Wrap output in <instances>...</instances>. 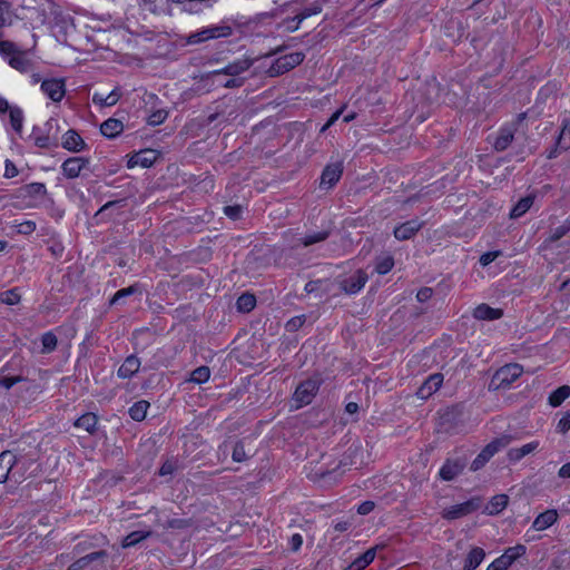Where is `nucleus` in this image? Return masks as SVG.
I'll list each match as a JSON object with an SVG mask.
<instances>
[{
	"mask_svg": "<svg viewBox=\"0 0 570 570\" xmlns=\"http://www.w3.org/2000/svg\"><path fill=\"white\" fill-rule=\"evenodd\" d=\"M252 66V61L247 58L237 59L228 63L220 70H214L208 73V78L213 83L223 86L225 88H235L243 85V79L239 77L243 72L247 71Z\"/></svg>",
	"mask_w": 570,
	"mask_h": 570,
	"instance_id": "1",
	"label": "nucleus"
},
{
	"mask_svg": "<svg viewBox=\"0 0 570 570\" xmlns=\"http://www.w3.org/2000/svg\"><path fill=\"white\" fill-rule=\"evenodd\" d=\"M24 460L18 458L11 451L0 453V483L11 478L14 482H20L24 478Z\"/></svg>",
	"mask_w": 570,
	"mask_h": 570,
	"instance_id": "2",
	"label": "nucleus"
},
{
	"mask_svg": "<svg viewBox=\"0 0 570 570\" xmlns=\"http://www.w3.org/2000/svg\"><path fill=\"white\" fill-rule=\"evenodd\" d=\"M0 53L4 57L8 63L18 71L26 72L32 66L29 52L19 49L13 42L1 41Z\"/></svg>",
	"mask_w": 570,
	"mask_h": 570,
	"instance_id": "3",
	"label": "nucleus"
},
{
	"mask_svg": "<svg viewBox=\"0 0 570 570\" xmlns=\"http://www.w3.org/2000/svg\"><path fill=\"white\" fill-rule=\"evenodd\" d=\"M233 26L226 21L204 27L187 37L188 45H198L208 40L227 38L233 35Z\"/></svg>",
	"mask_w": 570,
	"mask_h": 570,
	"instance_id": "4",
	"label": "nucleus"
},
{
	"mask_svg": "<svg viewBox=\"0 0 570 570\" xmlns=\"http://www.w3.org/2000/svg\"><path fill=\"white\" fill-rule=\"evenodd\" d=\"M522 367L519 364H507L499 368L491 379V390H505L521 376Z\"/></svg>",
	"mask_w": 570,
	"mask_h": 570,
	"instance_id": "5",
	"label": "nucleus"
},
{
	"mask_svg": "<svg viewBox=\"0 0 570 570\" xmlns=\"http://www.w3.org/2000/svg\"><path fill=\"white\" fill-rule=\"evenodd\" d=\"M305 56L303 52L296 51L278 57L267 69L271 77L279 76L301 65Z\"/></svg>",
	"mask_w": 570,
	"mask_h": 570,
	"instance_id": "6",
	"label": "nucleus"
},
{
	"mask_svg": "<svg viewBox=\"0 0 570 570\" xmlns=\"http://www.w3.org/2000/svg\"><path fill=\"white\" fill-rule=\"evenodd\" d=\"M510 436H501L490 442L471 463V470H480L497 452L509 445Z\"/></svg>",
	"mask_w": 570,
	"mask_h": 570,
	"instance_id": "7",
	"label": "nucleus"
},
{
	"mask_svg": "<svg viewBox=\"0 0 570 570\" xmlns=\"http://www.w3.org/2000/svg\"><path fill=\"white\" fill-rule=\"evenodd\" d=\"M318 390V383L315 380L302 382L295 390L293 402L296 409L309 404Z\"/></svg>",
	"mask_w": 570,
	"mask_h": 570,
	"instance_id": "8",
	"label": "nucleus"
},
{
	"mask_svg": "<svg viewBox=\"0 0 570 570\" xmlns=\"http://www.w3.org/2000/svg\"><path fill=\"white\" fill-rule=\"evenodd\" d=\"M524 553L525 547L522 544L508 548L503 554H501L488 566L487 570H507L517 559L522 557Z\"/></svg>",
	"mask_w": 570,
	"mask_h": 570,
	"instance_id": "9",
	"label": "nucleus"
},
{
	"mask_svg": "<svg viewBox=\"0 0 570 570\" xmlns=\"http://www.w3.org/2000/svg\"><path fill=\"white\" fill-rule=\"evenodd\" d=\"M41 91L53 102H60L66 95V83L62 78H50L41 81Z\"/></svg>",
	"mask_w": 570,
	"mask_h": 570,
	"instance_id": "10",
	"label": "nucleus"
},
{
	"mask_svg": "<svg viewBox=\"0 0 570 570\" xmlns=\"http://www.w3.org/2000/svg\"><path fill=\"white\" fill-rule=\"evenodd\" d=\"M367 279V274L362 269H357L348 277L342 279L340 282V286L344 293L353 295L358 293L365 286Z\"/></svg>",
	"mask_w": 570,
	"mask_h": 570,
	"instance_id": "11",
	"label": "nucleus"
},
{
	"mask_svg": "<svg viewBox=\"0 0 570 570\" xmlns=\"http://www.w3.org/2000/svg\"><path fill=\"white\" fill-rule=\"evenodd\" d=\"M158 154L154 149L140 150L127 159V167L129 169L135 167L148 168L157 160Z\"/></svg>",
	"mask_w": 570,
	"mask_h": 570,
	"instance_id": "12",
	"label": "nucleus"
},
{
	"mask_svg": "<svg viewBox=\"0 0 570 570\" xmlns=\"http://www.w3.org/2000/svg\"><path fill=\"white\" fill-rule=\"evenodd\" d=\"M479 508L478 500H469L463 503L454 504L450 508L443 510L442 515L448 520L459 519L471 512L475 511Z\"/></svg>",
	"mask_w": 570,
	"mask_h": 570,
	"instance_id": "13",
	"label": "nucleus"
},
{
	"mask_svg": "<svg viewBox=\"0 0 570 570\" xmlns=\"http://www.w3.org/2000/svg\"><path fill=\"white\" fill-rule=\"evenodd\" d=\"M89 160L83 157H70L61 165V170L68 179H73L80 176L81 171L87 168Z\"/></svg>",
	"mask_w": 570,
	"mask_h": 570,
	"instance_id": "14",
	"label": "nucleus"
},
{
	"mask_svg": "<svg viewBox=\"0 0 570 570\" xmlns=\"http://www.w3.org/2000/svg\"><path fill=\"white\" fill-rule=\"evenodd\" d=\"M343 173V166L341 163L330 164L327 165L321 176V188H331L333 187L341 178Z\"/></svg>",
	"mask_w": 570,
	"mask_h": 570,
	"instance_id": "15",
	"label": "nucleus"
},
{
	"mask_svg": "<svg viewBox=\"0 0 570 570\" xmlns=\"http://www.w3.org/2000/svg\"><path fill=\"white\" fill-rule=\"evenodd\" d=\"M443 383V375L435 373L430 375L425 382L417 390V396L420 399H428L435 393Z\"/></svg>",
	"mask_w": 570,
	"mask_h": 570,
	"instance_id": "16",
	"label": "nucleus"
},
{
	"mask_svg": "<svg viewBox=\"0 0 570 570\" xmlns=\"http://www.w3.org/2000/svg\"><path fill=\"white\" fill-rule=\"evenodd\" d=\"M559 519L557 510L549 509L540 513L532 522L531 529L543 531L553 525Z\"/></svg>",
	"mask_w": 570,
	"mask_h": 570,
	"instance_id": "17",
	"label": "nucleus"
},
{
	"mask_svg": "<svg viewBox=\"0 0 570 570\" xmlns=\"http://www.w3.org/2000/svg\"><path fill=\"white\" fill-rule=\"evenodd\" d=\"M61 145L65 149L72 153H79L83 150L86 147V144L81 136L77 131L71 129L63 134Z\"/></svg>",
	"mask_w": 570,
	"mask_h": 570,
	"instance_id": "18",
	"label": "nucleus"
},
{
	"mask_svg": "<svg viewBox=\"0 0 570 570\" xmlns=\"http://www.w3.org/2000/svg\"><path fill=\"white\" fill-rule=\"evenodd\" d=\"M421 227V222L417 219H412L396 226L393 233L396 239L406 240L413 237Z\"/></svg>",
	"mask_w": 570,
	"mask_h": 570,
	"instance_id": "19",
	"label": "nucleus"
},
{
	"mask_svg": "<svg viewBox=\"0 0 570 570\" xmlns=\"http://www.w3.org/2000/svg\"><path fill=\"white\" fill-rule=\"evenodd\" d=\"M503 312L500 308H493L487 304L478 305L473 311V316L481 321H494L502 317Z\"/></svg>",
	"mask_w": 570,
	"mask_h": 570,
	"instance_id": "20",
	"label": "nucleus"
},
{
	"mask_svg": "<svg viewBox=\"0 0 570 570\" xmlns=\"http://www.w3.org/2000/svg\"><path fill=\"white\" fill-rule=\"evenodd\" d=\"M539 441H532L520 448H512L508 451V459L511 462H518L525 455L533 453L539 448Z\"/></svg>",
	"mask_w": 570,
	"mask_h": 570,
	"instance_id": "21",
	"label": "nucleus"
},
{
	"mask_svg": "<svg viewBox=\"0 0 570 570\" xmlns=\"http://www.w3.org/2000/svg\"><path fill=\"white\" fill-rule=\"evenodd\" d=\"M380 547H373L366 550L362 556L356 558L346 570H363L365 567H367L376 556V551Z\"/></svg>",
	"mask_w": 570,
	"mask_h": 570,
	"instance_id": "22",
	"label": "nucleus"
},
{
	"mask_svg": "<svg viewBox=\"0 0 570 570\" xmlns=\"http://www.w3.org/2000/svg\"><path fill=\"white\" fill-rule=\"evenodd\" d=\"M140 361L136 356H128L118 368V375L122 379H129L139 371Z\"/></svg>",
	"mask_w": 570,
	"mask_h": 570,
	"instance_id": "23",
	"label": "nucleus"
},
{
	"mask_svg": "<svg viewBox=\"0 0 570 570\" xmlns=\"http://www.w3.org/2000/svg\"><path fill=\"white\" fill-rule=\"evenodd\" d=\"M463 470V464L459 461H446L440 469V476L445 481L453 480Z\"/></svg>",
	"mask_w": 570,
	"mask_h": 570,
	"instance_id": "24",
	"label": "nucleus"
},
{
	"mask_svg": "<svg viewBox=\"0 0 570 570\" xmlns=\"http://www.w3.org/2000/svg\"><path fill=\"white\" fill-rule=\"evenodd\" d=\"M120 98V92L117 89H114L108 95H105L102 92H95L92 95V102L95 105H99L102 107H110L118 102Z\"/></svg>",
	"mask_w": 570,
	"mask_h": 570,
	"instance_id": "25",
	"label": "nucleus"
},
{
	"mask_svg": "<svg viewBox=\"0 0 570 570\" xmlns=\"http://www.w3.org/2000/svg\"><path fill=\"white\" fill-rule=\"evenodd\" d=\"M122 130H124L122 122L115 118L107 119L100 126L101 134L108 138H114V137L118 136Z\"/></svg>",
	"mask_w": 570,
	"mask_h": 570,
	"instance_id": "26",
	"label": "nucleus"
},
{
	"mask_svg": "<svg viewBox=\"0 0 570 570\" xmlns=\"http://www.w3.org/2000/svg\"><path fill=\"white\" fill-rule=\"evenodd\" d=\"M485 557L484 550L481 548H473L469 552L465 563H464V570H474L476 567L481 564Z\"/></svg>",
	"mask_w": 570,
	"mask_h": 570,
	"instance_id": "27",
	"label": "nucleus"
},
{
	"mask_svg": "<svg viewBox=\"0 0 570 570\" xmlns=\"http://www.w3.org/2000/svg\"><path fill=\"white\" fill-rule=\"evenodd\" d=\"M509 502V498L505 494L494 495L491 501L487 504L485 511L493 515L500 513L503 509H505Z\"/></svg>",
	"mask_w": 570,
	"mask_h": 570,
	"instance_id": "28",
	"label": "nucleus"
},
{
	"mask_svg": "<svg viewBox=\"0 0 570 570\" xmlns=\"http://www.w3.org/2000/svg\"><path fill=\"white\" fill-rule=\"evenodd\" d=\"M97 416L94 413H86L75 421V426L92 433L97 425Z\"/></svg>",
	"mask_w": 570,
	"mask_h": 570,
	"instance_id": "29",
	"label": "nucleus"
},
{
	"mask_svg": "<svg viewBox=\"0 0 570 570\" xmlns=\"http://www.w3.org/2000/svg\"><path fill=\"white\" fill-rule=\"evenodd\" d=\"M513 132L509 128H503L499 131L494 139L493 146L497 150H504L512 141Z\"/></svg>",
	"mask_w": 570,
	"mask_h": 570,
	"instance_id": "30",
	"label": "nucleus"
},
{
	"mask_svg": "<svg viewBox=\"0 0 570 570\" xmlns=\"http://www.w3.org/2000/svg\"><path fill=\"white\" fill-rule=\"evenodd\" d=\"M570 396V386L562 385L553 391L549 396V403L551 406H559L564 400Z\"/></svg>",
	"mask_w": 570,
	"mask_h": 570,
	"instance_id": "31",
	"label": "nucleus"
},
{
	"mask_svg": "<svg viewBox=\"0 0 570 570\" xmlns=\"http://www.w3.org/2000/svg\"><path fill=\"white\" fill-rule=\"evenodd\" d=\"M149 407V403L147 401H138L129 409V415L135 421H142Z\"/></svg>",
	"mask_w": 570,
	"mask_h": 570,
	"instance_id": "32",
	"label": "nucleus"
},
{
	"mask_svg": "<svg viewBox=\"0 0 570 570\" xmlns=\"http://www.w3.org/2000/svg\"><path fill=\"white\" fill-rule=\"evenodd\" d=\"M533 198L531 196H527L518 202V204L511 209L510 217L519 218L524 215L532 206Z\"/></svg>",
	"mask_w": 570,
	"mask_h": 570,
	"instance_id": "33",
	"label": "nucleus"
},
{
	"mask_svg": "<svg viewBox=\"0 0 570 570\" xmlns=\"http://www.w3.org/2000/svg\"><path fill=\"white\" fill-rule=\"evenodd\" d=\"M149 534H150L149 530L132 531L127 537H125V539L122 540V547L124 548L132 547V546L137 544L138 542H140L141 540L149 537Z\"/></svg>",
	"mask_w": 570,
	"mask_h": 570,
	"instance_id": "34",
	"label": "nucleus"
},
{
	"mask_svg": "<svg viewBox=\"0 0 570 570\" xmlns=\"http://www.w3.org/2000/svg\"><path fill=\"white\" fill-rule=\"evenodd\" d=\"M8 109H9V118H10L11 127L17 132H20L22 129V124H23L22 110L18 107H10Z\"/></svg>",
	"mask_w": 570,
	"mask_h": 570,
	"instance_id": "35",
	"label": "nucleus"
},
{
	"mask_svg": "<svg viewBox=\"0 0 570 570\" xmlns=\"http://www.w3.org/2000/svg\"><path fill=\"white\" fill-rule=\"evenodd\" d=\"M394 266V259L390 255H384L377 258L375 264V272L380 275L389 273Z\"/></svg>",
	"mask_w": 570,
	"mask_h": 570,
	"instance_id": "36",
	"label": "nucleus"
},
{
	"mask_svg": "<svg viewBox=\"0 0 570 570\" xmlns=\"http://www.w3.org/2000/svg\"><path fill=\"white\" fill-rule=\"evenodd\" d=\"M557 146L562 150H567L570 148V119L563 122Z\"/></svg>",
	"mask_w": 570,
	"mask_h": 570,
	"instance_id": "37",
	"label": "nucleus"
},
{
	"mask_svg": "<svg viewBox=\"0 0 570 570\" xmlns=\"http://www.w3.org/2000/svg\"><path fill=\"white\" fill-rule=\"evenodd\" d=\"M255 304H256V299H255V296L252 294H243L242 296L238 297L237 303H236L237 308L240 312L252 311L255 307Z\"/></svg>",
	"mask_w": 570,
	"mask_h": 570,
	"instance_id": "38",
	"label": "nucleus"
},
{
	"mask_svg": "<svg viewBox=\"0 0 570 570\" xmlns=\"http://www.w3.org/2000/svg\"><path fill=\"white\" fill-rule=\"evenodd\" d=\"M13 21V14L8 2L0 0V27L9 26Z\"/></svg>",
	"mask_w": 570,
	"mask_h": 570,
	"instance_id": "39",
	"label": "nucleus"
},
{
	"mask_svg": "<svg viewBox=\"0 0 570 570\" xmlns=\"http://www.w3.org/2000/svg\"><path fill=\"white\" fill-rule=\"evenodd\" d=\"M210 377V371L207 366H200L194 370L190 374V382L200 384L205 383Z\"/></svg>",
	"mask_w": 570,
	"mask_h": 570,
	"instance_id": "40",
	"label": "nucleus"
},
{
	"mask_svg": "<svg viewBox=\"0 0 570 570\" xmlns=\"http://www.w3.org/2000/svg\"><path fill=\"white\" fill-rule=\"evenodd\" d=\"M20 298L21 296L16 288L2 292L0 294V302L7 305L18 304L20 302Z\"/></svg>",
	"mask_w": 570,
	"mask_h": 570,
	"instance_id": "41",
	"label": "nucleus"
},
{
	"mask_svg": "<svg viewBox=\"0 0 570 570\" xmlns=\"http://www.w3.org/2000/svg\"><path fill=\"white\" fill-rule=\"evenodd\" d=\"M307 293H318L330 291V283L327 281L317 279L308 282L305 286Z\"/></svg>",
	"mask_w": 570,
	"mask_h": 570,
	"instance_id": "42",
	"label": "nucleus"
},
{
	"mask_svg": "<svg viewBox=\"0 0 570 570\" xmlns=\"http://www.w3.org/2000/svg\"><path fill=\"white\" fill-rule=\"evenodd\" d=\"M41 343H42V352L49 353L56 348L57 337L55 334H52L50 332L46 333L42 335Z\"/></svg>",
	"mask_w": 570,
	"mask_h": 570,
	"instance_id": "43",
	"label": "nucleus"
},
{
	"mask_svg": "<svg viewBox=\"0 0 570 570\" xmlns=\"http://www.w3.org/2000/svg\"><path fill=\"white\" fill-rule=\"evenodd\" d=\"M167 116H168V114L166 110H164V109L156 110L148 117V124L151 126L160 125L167 119Z\"/></svg>",
	"mask_w": 570,
	"mask_h": 570,
	"instance_id": "44",
	"label": "nucleus"
},
{
	"mask_svg": "<svg viewBox=\"0 0 570 570\" xmlns=\"http://www.w3.org/2000/svg\"><path fill=\"white\" fill-rule=\"evenodd\" d=\"M326 237H327V233H325V232L314 233L312 235H307L306 237H304L303 245L309 246L312 244H315V243L326 239Z\"/></svg>",
	"mask_w": 570,
	"mask_h": 570,
	"instance_id": "45",
	"label": "nucleus"
},
{
	"mask_svg": "<svg viewBox=\"0 0 570 570\" xmlns=\"http://www.w3.org/2000/svg\"><path fill=\"white\" fill-rule=\"evenodd\" d=\"M19 234L29 235L35 232L36 223L32 220H26L16 225Z\"/></svg>",
	"mask_w": 570,
	"mask_h": 570,
	"instance_id": "46",
	"label": "nucleus"
},
{
	"mask_svg": "<svg viewBox=\"0 0 570 570\" xmlns=\"http://www.w3.org/2000/svg\"><path fill=\"white\" fill-rule=\"evenodd\" d=\"M570 430V412H566L557 424V431L566 434Z\"/></svg>",
	"mask_w": 570,
	"mask_h": 570,
	"instance_id": "47",
	"label": "nucleus"
},
{
	"mask_svg": "<svg viewBox=\"0 0 570 570\" xmlns=\"http://www.w3.org/2000/svg\"><path fill=\"white\" fill-rule=\"evenodd\" d=\"M247 454L245 452L244 445L242 443H237L233 449V460L235 462H243L246 460Z\"/></svg>",
	"mask_w": 570,
	"mask_h": 570,
	"instance_id": "48",
	"label": "nucleus"
},
{
	"mask_svg": "<svg viewBox=\"0 0 570 570\" xmlns=\"http://www.w3.org/2000/svg\"><path fill=\"white\" fill-rule=\"evenodd\" d=\"M243 208L239 205L224 207V213L232 219H238L242 215Z\"/></svg>",
	"mask_w": 570,
	"mask_h": 570,
	"instance_id": "49",
	"label": "nucleus"
},
{
	"mask_svg": "<svg viewBox=\"0 0 570 570\" xmlns=\"http://www.w3.org/2000/svg\"><path fill=\"white\" fill-rule=\"evenodd\" d=\"M500 252L499 250H494V252H487L484 253L483 255H481L480 257V264L482 266H488L489 264H491L497 257L500 256Z\"/></svg>",
	"mask_w": 570,
	"mask_h": 570,
	"instance_id": "50",
	"label": "nucleus"
},
{
	"mask_svg": "<svg viewBox=\"0 0 570 570\" xmlns=\"http://www.w3.org/2000/svg\"><path fill=\"white\" fill-rule=\"evenodd\" d=\"M292 551L297 552L303 544V537L299 533H295L288 541Z\"/></svg>",
	"mask_w": 570,
	"mask_h": 570,
	"instance_id": "51",
	"label": "nucleus"
},
{
	"mask_svg": "<svg viewBox=\"0 0 570 570\" xmlns=\"http://www.w3.org/2000/svg\"><path fill=\"white\" fill-rule=\"evenodd\" d=\"M136 291V288L134 286H129L127 288H122V289H119L112 297L111 299V304H115L117 303L119 299H121L122 297H126L128 295H131L134 294Z\"/></svg>",
	"mask_w": 570,
	"mask_h": 570,
	"instance_id": "52",
	"label": "nucleus"
},
{
	"mask_svg": "<svg viewBox=\"0 0 570 570\" xmlns=\"http://www.w3.org/2000/svg\"><path fill=\"white\" fill-rule=\"evenodd\" d=\"M374 507L375 504L373 501H364L357 507V513L361 515H366L374 510Z\"/></svg>",
	"mask_w": 570,
	"mask_h": 570,
	"instance_id": "53",
	"label": "nucleus"
},
{
	"mask_svg": "<svg viewBox=\"0 0 570 570\" xmlns=\"http://www.w3.org/2000/svg\"><path fill=\"white\" fill-rule=\"evenodd\" d=\"M20 376H12V377H1L0 379V387H3L6 390L11 389L16 383L20 381Z\"/></svg>",
	"mask_w": 570,
	"mask_h": 570,
	"instance_id": "54",
	"label": "nucleus"
},
{
	"mask_svg": "<svg viewBox=\"0 0 570 570\" xmlns=\"http://www.w3.org/2000/svg\"><path fill=\"white\" fill-rule=\"evenodd\" d=\"M432 297V289L429 287L421 288L417 294L416 298L420 302H426Z\"/></svg>",
	"mask_w": 570,
	"mask_h": 570,
	"instance_id": "55",
	"label": "nucleus"
},
{
	"mask_svg": "<svg viewBox=\"0 0 570 570\" xmlns=\"http://www.w3.org/2000/svg\"><path fill=\"white\" fill-rule=\"evenodd\" d=\"M17 174H18V170H17L16 166L13 165V163H11L10 160H7V161H6V171H4V176H6L7 178H12V177H14Z\"/></svg>",
	"mask_w": 570,
	"mask_h": 570,
	"instance_id": "56",
	"label": "nucleus"
},
{
	"mask_svg": "<svg viewBox=\"0 0 570 570\" xmlns=\"http://www.w3.org/2000/svg\"><path fill=\"white\" fill-rule=\"evenodd\" d=\"M342 114V109L335 111L331 118L327 120V122L322 127L321 131L324 132L325 130H327L332 125L335 124V121L340 118Z\"/></svg>",
	"mask_w": 570,
	"mask_h": 570,
	"instance_id": "57",
	"label": "nucleus"
},
{
	"mask_svg": "<svg viewBox=\"0 0 570 570\" xmlns=\"http://www.w3.org/2000/svg\"><path fill=\"white\" fill-rule=\"evenodd\" d=\"M175 465L171 462H166L161 465L159 470L160 475H168L174 472Z\"/></svg>",
	"mask_w": 570,
	"mask_h": 570,
	"instance_id": "58",
	"label": "nucleus"
},
{
	"mask_svg": "<svg viewBox=\"0 0 570 570\" xmlns=\"http://www.w3.org/2000/svg\"><path fill=\"white\" fill-rule=\"evenodd\" d=\"M560 478H570V462L563 464L558 472Z\"/></svg>",
	"mask_w": 570,
	"mask_h": 570,
	"instance_id": "59",
	"label": "nucleus"
},
{
	"mask_svg": "<svg viewBox=\"0 0 570 570\" xmlns=\"http://www.w3.org/2000/svg\"><path fill=\"white\" fill-rule=\"evenodd\" d=\"M320 12V9H315L313 10V12H307V13H301V14H297L296 18L298 19L297 23L293 27V30L297 29L298 28V23L302 22L304 19H306L307 17H309L311 14H315Z\"/></svg>",
	"mask_w": 570,
	"mask_h": 570,
	"instance_id": "60",
	"label": "nucleus"
},
{
	"mask_svg": "<svg viewBox=\"0 0 570 570\" xmlns=\"http://www.w3.org/2000/svg\"><path fill=\"white\" fill-rule=\"evenodd\" d=\"M350 528V523L347 521H341V522H337L335 525H334V529L338 532H344L346 531L347 529Z\"/></svg>",
	"mask_w": 570,
	"mask_h": 570,
	"instance_id": "61",
	"label": "nucleus"
},
{
	"mask_svg": "<svg viewBox=\"0 0 570 570\" xmlns=\"http://www.w3.org/2000/svg\"><path fill=\"white\" fill-rule=\"evenodd\" d=\"M345 410H346L347 413L354 414V413L357 412L358 405L355 402H350V403L346 404Z\"/></svg>",
	"mask_w": 570,
	"mask_h": 570,
	"instance_id": "62",
	"label": "nucleus"
},
{
	"mask_svg": "<svg viewBox=\"0 0 570 570\" xmlns=\"http://www.w3.org/2000/svg\"><path fill=\"white\" fill-rule=\"evenodd\" d=\"M303 321L301 317H297V318H293L288 323H287V327L288 328H295L299 325H302Z\"/></svg>",
	"mask_w": 570,
	"mask_h": 570,
	"instance_id": "63",
	"label": "nucleus"
},
{
	"mask_svg": "<svg viewBox=\"0 0 570 570\" xmlns=\"http://www.w3.org/2000/svg\"><path fill=\"white\" fill-rule=\"evenodd\" d=\"M9 108L8 101L0 96V112L7 111Z\"/></svg>",
	"mask_w": 570,
	"mask_h": 570,
	"instance_id": "64",
	"label": "nucleus"
}]
</instances>
